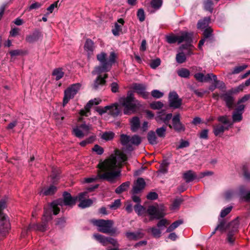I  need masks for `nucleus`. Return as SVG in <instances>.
<instances>
[{
	"mask_svg": "<svg viewBox=\"0 0 250 250\" xmlns=\"http://www.w3.org/2000/svg\"><path fill=\"white\" fill-rule=\"evenodd\" d=\"M126 160L127 157L125 154L116 151L115 154L111 155L108 159L98 165L99 167L104 173H101L99 171L97 176L84 178V182L90 183L97 179H101L111 183L115 182L121 175L120 168L122 164Z\"/></svg>",
	"mask_w": 250,
	"mask_h": 250,
	"instance_id": "nucleus-1",
	"label": "nucleus"
},
{
	"mask_svg": "<svg viewBox=\"0 0 250 250\" xmlns=\"http://www.w3.org/2000/svg\"><path fill=\"white\" fill-rule=\"evenodd\" d=\"M119 102L124 107V113L125 115L136 113L141 106L140 102L135 98L132 91H128L126 97L120 98Z\"/></svg>",
	"mask_w": 250,
	"mask_h": 250,
	"instance_id": "nucleus-2",
	"label": "nucleus"
},
{
	"mask_svg": "<svg viewBox=\"0 0 250 250\" xmlns=\"http://www.w3.org/2000/svg\"><path fill=\"white\" fill-rule=\"evenodd\" d=\"M78 200V196L72 197L69 193L64 192L63 193V199H59L51 203V207L54 210V214L57 215L60 212V208L59 206L72 207L76 204Z\"/></svg>",
	"mask_w": 250,
	"mask_h": 250,
	"instance_id": "nucleus-3",
	"label": "nucleus"
},
{
	"mask_svg": "<svg viewBox=\"0 0 250 250\" xmlns=\"http://www.w3.org/2000/svg\"><path fill=\"white\" fill-rule=\"evenodd\" d=\"M92 224L97 227L98 231L113 235L116 233L117 229L113 228L114 222L111 220H92Z\"/></svg>",
	"mask_w": 250,
	"mask_h": 250,
	"instance_id": "nucleus-4",
	"label": "nucleus"
},
{
	"mask_svg": "<svg viewBox=\"0 0 250 250\" xmlns=\"http://www.w3.org/2000/svg\"><path fill=\"white\" fill-rule=\"evenodd\" d=\"M120 140L122 145L125 146L129 151L133 149L132 145L138 146L142 142L141 138L137 135L130 137L127 135L122 134Z\"/></svg>",
	"mask_w": 250,
	"mask_h": 250,
	"instance_id": "nucleus-5",
	"label": "nucleus"
},
{
	"mask_svg": "<svg viewBox=\"0 0 250 250\" xmlns=\"http://www.w3.org/2000/svg\"><path fill=\"white\" fill-rule=\"evenodd\" d=\"M106 54L102 52L97 56V60L100 62V65L97 66L92 72L93 75L100 74L110 70V64L106 59Z\"/></svg>",
	"mask_w": 250,
	"mask_h": 250,
	"instance_id": "nucleus-6",
	"label": "nucleus"
},
{
	"mask_svg": "<svg viewBox=\"0 0 250 250\" xmlns=\"http://www.w3.org/2000/svg\"><path fill=\"white\" fill-rule=\"evenodd\" d=\"M192 34L187 32H183L180 36L169 35L166 36V41L169 43L177 42L180 43L183 42H190L192 41Z\"/></svg>",
	"mask_w": 250,
	"mask_h": 250,
	"instance_id": "nucleus-7",
	"label": "nucleus"
},
{
	"mask_svg": "<svg viewBox=\"0 0 250 250\" xmlns=\"http://www.w3.org/2000/svg\"><path fill=\"white\" fill-rule=\"evenodd\" d=\"M239 222L237 219H235L228 224V232L227 240L230 245H233L235 240V235L238 231Z\"/></svg>",
	"mask_w": 250,
	"mask_h": 250,
	"instance_id": "nucleus-8",
	"label": "nucleus"
},
{
	"mask_svg": "<svg viewBox=\"0 0 250 250\" xmlns=\"http://www.w3.org/2000/svg\"><path fill=\"white\" fill-rule=\"evenodd\" d=\"M80 87V84L77 83L72 84L65 90L62 102L63 107H64L68 102L74 97L75 95L79 90Z\"/></svg>",
	"mask_w": 250,
	"mask_h": 250,
	"instance_id": "nucleus-9",
	"label": "nucleus"
},
{
	"mask_svg": "<svg viewBox=\"0 0 250 250\" xmlns=\"http://www.w3.org/2000/svg\"><path fill=\"white\" fill-rule=\"evenodd\" d=\"M146 212L150 216V220L159 219L165 215V209L163 207L158 206H149Z\"/></svg>",
	"mask_w": 250,
	"mask_h": 250,
	"instance_id": "nucleus-10",
	"label": "nucleus"
},
{
	"mask_svg": "<svg viewBox=\"0 0 250 250\" xmlns=\"http://www.w3.org/2000/svg\"><path fill=\"white\" fill-rule=\"evenodd\" d=\"M172 117V113H167L165 110H162L157 112L155 120L157 123L159 124L163 123L170 128H172V125L169 124V121Z\"/></svg>",
	"mask_w": 250,
	"mask_h": 250,
	"instance_id": "nucleus-11",
	"label": "nucleus"
},
{
	"mask_svg": "<svg viewBox=\"0 0 250 250\" xmlns=\"http://www.w3.org/2000/svg\"><path fill=\"white\" fill-rule=\"evenodd\" d=\"M169 223L167 220L163 219L160 220L157 225V227H152L148 229V232H150L155 237L159 238L161 236L162 230Z\"/></svg>",
	"mask_w": 250,
	"mask_h": 250,
	"instance_id": "nucleus-12",
	"label": "nucleus"
},
{
	"mask_svg": "<svg viewBox=\"0 0 250 250\" xmlns=\"http://www.w3.org/2000/svg\"><path fill=\"white\" fill-rule=\"evenodd\" d=\"M93 237L104 246H107L108 244H111L115 247H118V243L117 240L111 237H105L98 233L93 235Z\"/></svg>",
	"mask_w": 250,
	"mask_h": 250,
	"instance_id": "nucleus-13",
	"label": "nucleus"
},
{
	"mask_svg": "<svg viewBox=\"0 0 250 250\" xmlns=\"http://www.w3.org/2000/svg\"><path fill=\"white\" fill-rule=\"evenodd\" d=\"M194 77L199 82H207L213 79L216 83V86H218V83L219 82L217 80V76L212 73H209L206 76H205L204 74L202 73H197L194 74Z\"/></svg>",
	"mask_w": 250,
	"mask_h": 250,
	"instance_id": "nucleus-14",
	"label": "nucleus"
},
{
	"mask_svg": "<svg viewBox=\"0 0 250 250\" xmlns=\"http://www.w3.org/2000/svg\"><path fill=\"white\" fill-rule=\"evenodd\" d=\"M169 105L171 107L178 108L182 104V100L175 91L170 92L168 95Z\"/></svg>",
	"mask_w": 250,
	"mask_h": 250,
	"instance_id": "nucleus-15",
	"label": "nucleus"
},
{
	"mask_svg": "<svg viewBox=\"0 0 250 250\" xmlns=\"http://www.w3.org/2000/svg\"><path fill=\"white\" fill-rule=\"evenodd\" d=\"M172 128L178 132L185 130V125L180 122V115L177 114L172 119Z\"/></svg>",
	"mask_w": 250,
	"mask_h": 250,
	"instance_id": "nucleus-16",
	"label": "nucleus"
},
{
	"mask_svg": "<svg viewBox=\"0 0 250 250\" xmlns=\"http://www.w3.org/2000/svg\"><path fill=\"white\" fill-rule=\"evenodd\" d=\"M47 221H43V220H42V222L41 224H34L29 225L28 229L22 232V236L24 237L28 230H39L41 231H45L47 228Z\"/></svg>",
	"mask_w": 250,
	"mask_h": 250,
	"instance_id": "nucleus-17",
	"label": "nucleus"
},
{
	"mask_svg": "<svg viewBox=\"0 0 250 250\" xmlns=\"http://www.w3.org/2000/svg\"><path fill=\"white\" fill-rule=\"evenodd\" d=\"M102 102L100 99L95 98L90 100L84 107V109L81 110L80 114L81 116H88L90 112V109L93 105H98Z\"/></svg>",
	"mask_w": 250,
	"mask_h": 250,
	"instance_id": "nucleus-18",
	"label": "nucleus"
},
{
	"mask_svg": "<svg viewBox=\"0 0 250 250\" xmlns=\"http://www.w3.org/2000/svg\"><path fill=\"white\" fill-rule=\"evenodd\" d=\"M87 192H83L80 193L78 195V200L80 201V203L78 207L82 208H88L92 205L93 201L91 199H84V197L87 195Z\"/></svg>",
	"mask_w": 250,
	"mask_h": 250,
	"instance_id": "nucleus-19",
	"label": "nucleus"
},
{
	"mask_svg": "<svg viewBox=\"0 0 250 250\" xmlns=\"http://www.w3.org/2000/svg\"><path fill=\"white\" fill-rule=\"evenodd\" d=\"M133 89L136 92L144 99L148 98L149 94L146 91V86L145 85L140 83H134L133 85Z\"/></svg>",
	"mask_w": 250,
	"mask_h": 250,
	"instance_id": "nucleus-20",
	"label": "nucleus"
},
{
	"mask_svg": "<svg viewBox=\"0 0 250 250\" xmlns=\"http://www.w3.org/2000/svg\"><path fill=\"white\" fill-rule=\"evenodd\" d=\"M146 182L142 178H139L135 182L132 189L133 194H137L142 190L145 187Z\"/></svg>",
	"mask_w": 250,
	"mask_h": 250,
	"instance_id": "nucleus-21",
	"label": "nucleus"
},
{
	"mask_svg": "<svg viewBox=\"0 0 250 250\" xmlns=\"http://www.w3.org/2000/svg\"><path fill=\"white\" fill-rule=\"evenodd\" d=\"M83 48L84 51L86 52L88 57H89L93 55L95 49L94 42L91 39H86Z\"/></svg>",
	"mask_w": 250,
	"mask_h": 250,
	"instance_id": "nucleus-22",
	"label": "nucleus"
},
{
	"mask_svg": "<svg viewBox=\"0 0 250 250\" xmlns=\"http://www.w3.org/2000/svg\"><path fill=\"white\" fill-rule=\"evenodd\" d=\"M221 98L225 102L226 106L229 109H231L234 105V98L229 93H225L221 96Z\"/></svg>",
	"mask_w": 250,
	"mask_h": 250,
	"instance_id": "nucleus-23",
	"label": "nucleus"
},
{
	"mask_svg": "<svg viewBox=\"0 0 250 250\" xmlns=\"http://www.w3.org/2000/svg\"><path fill=\"white\" fill-rule=\"evenodd\" d=\"M124 20L121 18L118 20L115 23L114 28L112 29V32L114 36H119L122 31V27L124 24Z\"/></svg>",
	"mask_w": 250,
	"mask_h": 250,
	"instance_id": "nucleus-24",
	"label": "nucleus"
},
{
	"mask_svg": "<svg viewBox=\"0 0 250 250\" xmlns=\"http://www.w3.org/2000/svg\"><path fill=\"white\" fill-rule=\"evenodd\" d=\"M107 113L113 117L118 116L120 113V110L118 108V104L117 103L109 105H107Z\"/></svg>",
	"mask_w": 250,
	"mask_h": 250,
	"instance_id": "nucleus-25",
	"label": "nucleus"
},
{
	"mask_svg": "<svg viewBox=\"0 0 250 250\" xmlns=\"http://www.w3.org/2000/svg\"><path fill=\"white\" fill-rule=\"evenodd\" d=\"M229 127L221 124H218L213 126V132L216 136L222 135L225 130H228Z\"/></svg>",
	"mask_w": 250,
	"mask_h": 250,
	"instance_id": "nucleus-26",
	"label": "nucleus"
},
{
	"mask_svg": "<svg viewBox=\"0 0 250 250\" xmlns=\"http://www.w3.org/2000/svg\"><path fill=\"white\" fill-rule=\"evenodd\" d=\"M107 77V74H104V77L99 75L93 84V88L95 90L98 89L100 86L104 85L105 83V79Z\"/></svg>",
	"mask_w": 250,
	"mask_h": 250,
	"instance_id": "nucleus-27",
	"label": "nucleus"
},
{
	"mask_svg": "<svg viewBox=\"0 0 250 250\" xmlns=\"http://www.w3.org/2000/svg\"><path fill=\"white\" fill-rule=\"evenodd\" d=\"M41 36V33L37 31H34L32 34L27 35L26 37L25 41L30 43H33L39 40Z\"/></svg>",
	"mask_w": 250,
	"mask_h": 250,
	"instance_id": "nucleus-28",
	"label": "nucleus"
},
{
	"mask_svg": "<svg viewBox=\"0 0 250 250\" xmlns=\"http://www.w3.org/2000/svg\"><path fill=\"white\" fill-rule=\"evenodd\" d=\"M52 211L54 212V210L51 207V204L49 208H44V213L42 218L43 221L48 222L52 219Z\"/></svg>",
	"mask_w": 250,
	"mask_h": 250,
	"instance_id": "nucleus-29",
	"label": "nucleus"
},
{
	"mask_svg": "<svg viewBox=\"0 0 250 250\" xmlns=\"http://www.w3.org/2000/svg\"><path fill=\"white\" fill-rule=\"evenodd\" d=\"M131 129L136 132L140 126V119L138 117H134L130 120Z\"/></svg>",
	"mask_w": 250,
	"mask_h": 250,
	"instance_id": "nucleus-30",
	"label": "nucleus"
},
{
	"mask_svg": "<svg viewBox=\"0 0 250 250\" xmlns=\"http://www.w3.org/2000/svg\"><path fill=\"white\" fill-rule=\"evenodd\" d=\"M217 120L229 128L233 125V123L230 121L227 115L220 116L218 117Z\"/></svg>",
	"mask_w": 250,
	"mask_h": 250,
	"instance_id": "nucleus-31",
	"label": "nucleus"
},
{
	"mask_svg": "<svg viewBox=\"0 0 250 250\" xmlns=\"http://www.w3.org/2000/svg\"><path fill=\"white\" fill-rule=\"evenodd\" d=\"M126 236L129 239L136 240L143 238L144 234L139 231L135 232H126Z\"/></svg>",
	"mask_w": 250,
	"mask_h": 250,
	"instance_id": "nucleus-32",
	"label": "nucleus"
},
{
	"mask_svg": "<svg viewBox=\"0 0 250 250\" xmlns=\"http://www.w3.org/2000/svg\"><path fill=\"white\" fill-rule=\"evenodd\" d=\"M183 177L187 183H189L196 178V175L192 171L188 170L184 174Z\"/></svg>",
	"mask_w": 250,
	"mask_h": 250,
	"instance_id": "nucleus-33",
	"label": "nucleus"
},
{
	"mask_svg": "<svg viewBox=\"0 0 250 250\" xmlns=\"http://www.w3.org/2000/svg\"><path fill=\"white\" fill-rule=\"evenodd\" d=\"M239 194L246 202H250V191L246 192L245 188L244 186H240L239 188Z\"/></svg>",
	"mask_w": 250,
	"mask_h": 250,
	"instance_id": "nucleus-34",
	"label": "nucleus"
},
{
	"mask_svg": "<svg viewBox=\"0 0 250 250\" xmlns=\"http://www.w3.org/2000/svg\"><path fill=\"white\" fill-rule=\"evenodd\" d=\"M219 223L216 227V230L223 232L226 230H228V224H226V221L224 219H219Z\"/></svg>",
	"mask_w": 250,
	"mask_h": 250,
	"instance_id": "nucleus-35",
	"label": "nucleus"
},
{
	"mask_svg": "<svg viewBox=\"0 0 250 250\" xmlns=\"http://www.w3.org/2000/svg\"><path fill=\"white\" fill-rule=\"evenodd\" d=\"M57 191V188L54 186H51L47 189H42L41 191L40 194H42L43 195H52L55 193Z\"/></svg>",
	"mask_w": 250,
	"mask_h": 250,
	"instance_id": "nucleus-36",
	"label": "nucleus"
},
{
	"mask_svg": "<svg viewBox=\"0 0 250 250\" xmlns=\"http://www.w3.org/2000/svg\"><path fill=\"white\" fill-rule=\"evenodd\" d=\"M162 4L163 0H152L150 2V5L154 10L151 11V12L153 13L159 10L161 7Z\"/></svg>",
	"mask_w": 250,
	"mask_h": 250,
	"instance_id": "nucleus-37",
	"label": "nucleus"
},
{
	"mask_svg": "<svg viewBox=\"0 0 250 250\" xmlns=\"http://www.w3.org/2000/svg\"><path fill=\"white\" fill-rule=\"evenodd\" d=\"M130 186L129 182H126L122 184L120 186L116 188L115 192L117 194H120L127 190Z\"/></svg>",
	"mask_w": 250,
	"mask_h": 250,
	"instance_id": "nucleus-38",
	"label": "nucleus"
},
{
	"mask_svg": "<svg viewBox=\"0 0 250 250\" xmlns=\"http://www.w3.org/2000/svg\"><path fill=\"white\" fill-rule=\"evenodd\" d=\"M147 139L149 144L156 145L158 143L155 133L154 131H149L147 134Z\"/></svg>",
	"mask_w": 250,
	"mask_h": 250,
	"instance_id": "nucleus-39",
	"label": "nucleus"
},
{
	"mask_svg": "<svg viewBox=\"0 0 250 250\" xmlns=\"http://www.w3.org/2000/svg\"><path fill=\"white\" fill-rule=\"evenodd\" d=\"M52 75L55 77V79L56 81H58L63 77L64 72L62 71V68H58L53 70Z\"/></svg>",
	"mask_w": 250,
	"mask_h": 250,
	"instance_id": "nucleus-40",
	"label": "nucleus"
},
{
	"mask_svg": "<svg viewBox=\"0 0 250 250\" xmlns=\"http://www.w3.org/2000/svg\"><path fill=\"white\" fill-rule=\"evenodd\" d=\"M177 74L182 78H188L190 75V72L187 68H182L177 70Z\"/></svg>",
	"mask_w": 250,
	"mask_h": 250,
	"instance_id": "nucleus-41",
	"label": "nucleus"
},
{
	"mask_svg": "<svg viewBox=\"0 0 250 250\" xmlns=\"http://www.w3.org/2000/svg\"><path fill=\"white\" fill-rule=\"evenodd\" d=\"M73 133L75 136L79 138H82L85 135L84 132H83L82 128H80V125L77 126L73 128Z\"/></svg>",
	"mask_w": 250,
	"mask_h": 250,
	"instance_id": "nucleus-42",
	"label": "nucleus"
},
{
	"mask_svg": "<svg viewBox=\"0 0 250 250\" xmlns=\"http://www.w3.org/2000/svg\"><path fill=\"white\" fill-rule=\"evenodd\" d=\"M182 223L183 221L181 220L175 221L167 228L166 231L167 232L172 231Z\"/></svg>",
	"mask_w": 250,
	"mask_h": 250,
	"instance_id": "nucleus-43",
	"label": "nucleus"
},
{
	"mask_svg": "<svg viewBox=\"0 0 250 250\" xmlns=\"http://www.w3.org/2000/svg\"><path fill=\"white\" fill-rule=\"evenodd\" d=\"M134 210L138 215H142L146 212L145 208L140 204H137L134 206Z\"/></svg>",
	"mask_w": 250,
	"mask_h": 250,
	"instance_id": "nucleus-44",
	"label": "nucleus"
},
{
	"mask_svg": "<svg viewBox=\"0 0 250 250\" xmlns=\"http://www.w3.org/2000/svg\"><path fill=\"white\" fill-rule=\"evenodd\" d=\"M210 19L209 18H205L203 20H200L197 24V27L199 29H203L207 27L208 25Z\"/></svg>",
	"mask_w": 250,
	"mask_h": 250,
	"instance_id": "nucleus-45",
	"label": "nucleus"
},
{
	"mask_svg": "<svg viewBox=\"0 0 250 250\" xmlns=\"http://www.w3.org/2000/svg\"><path fill=\"white\" fill-rule=\"evenodd\" d=\"M183 201V200L180 198H176L171 206V209L172 210H176L179 208L180 205Z\"/></svg>",
	"mask_w": 250,
	"mask_h": 250,
	"instance_id": "nucleus-46",
	"label": "nucleus"
},
{
	"mask_svg": "<svg viewBox=\"0 0 250 250\" xmlns=\"http://www.w3.org/2000/svg\"><path fill=\"white\" fill-rule=\"evenodd\" d=\"M232 123L239 122L242 120V113L234 111L232 113Z\"/></svg>",
	"mask_w": 250,
	"mask_h": 250,
	"instance_id": "nucleus-47",
	"label": "nucleus"
},
{
	"mask_svg": "<svg viewBox=\"0 0 250 250\" xmlns=\"http://www.w3.org/2000/svg\"><path fill=\"white\" fill-rule=\"evenodd\" d=\"M166 130L167 127L166 126H163L157 128L156 130V133L158 137L164 138L166 136Z\"/></svg>",
	"mask_w": 250,
	"mask_h": 250,
	"instance_id": "nucleus-48",
	"label": "nucleus"
},
{
	"mask_svg": "<svg viewBox=\"0 0 250 250\" xmlns=\"http://www.w3.org/2000/svg\"><path fill=\"white\" fill-rule=\"evenodd\" d=\"M114 133L111 131H106L103 133L101 138L106 141H109L113 139Z\"/></svg>",
	"mask_w": 250,
	"mask_h": 250,
	"instance_id": "nucleus-49",
	"label": "nucleus"
},
{
	"mask_svg": "<svg viewBox=\"0 0 250 250\" xmlns=\"http://www.w3.org/2000/svg\"><path fill=\"white\" fill-rule=\"evenodd\" d=\"M176 62L179 63H182L186 60V54L184 52H179L176 55Z\"/></svg>",
	"mask_w": 250,
	"mask_h": 250,
	"instance_id": "nucleus-50",
	"label": "nucleus"
},
{
	"mask_svg": "<svg viewBox=\"0 0 250 250\" xmlns=\"http://www.w3.org/2000/svg\"><path fill=\"white\" fill-rule=\"evenodd\" d=\"M164 104L160 101L154 102L150 104V107L153 109H159L163 107Z\"/></svg>",
	"mask_w": 250,
	"mask_h": 250,
	"instance_id": "nucleus-51",
	"label": "nucleus"
},
{
	"mask_svg": "<svg viewBox=\"0 0 250 250\" xmlns=\"http://www.w3.org/2000/svg\"><path fill=\"white\" fill-rule=\"evenodd\" d=\"M204 8L206 10L212 12L213 10L212 1L210 0L205 1L204 2Z\"/></svg>",
	"mask_w": 250,
	"mask_h": 250,
	"instance_id": "nucleus-52",
	"label": "nucleus"
},
{
	"mask_svg": "<svg viewBox=\"0 0 250 250\" xmlns=\"http://www.w3.org/2000/svg\"><path fill=\"white\" fill-rule=\"evenodd\" d=\"M80 127L82 128L83 132H84V135L87 134L89 130L92 128V126L90 125H86L84 123L80 125Z\"/></svg>",
	"mask_w": 250,
	"mask_h": 250,
	"instance_id": "nucleus-53",
	"label": "nucleus"
},
{
	"mask_svg": "<svg viewBox=\"0 0 250 250\" xmlns=\"http://www.w3.org/2000/svg\"><path fill=\"white\" fill-rule=\"evenodd\" d=\"M139 20L142 22L145 20V15L144 10L142 8L138 9L137 14Z\"/></svg>",
	"mask_w": 250,
	"mask_h": 250,
	"instance_id": "nucleus-54",
	"label": "nucleus"
},
{
	"mask_svg": "<svg viewBox=\"0 0 250 250\" xmlns=\"http://www.w3.org/2000/svg\"><path fill=\"white\" fill-rule=\"evenodd\" d=\"M117 57L116 54L114 52H110L109 60L107 61V62L110 64V69L111 67L112 64L115 62V60Z\"/></svg>",
	"mask_w": 250,
	"mask_h": 250,
	"instance_id": "nucleus-55",
	"label": "nucleus"
},
{
	"mask_svg": "<svg viewBox=\"0 0 250 250\" xmlns=\"http://www.w3.org/2000/svg\"><path fill=\"white\" fill-rule=\"evenodd\" d=\"M235 192L233 190L229 189L227 190L224 194L225 198L226 200L231 199L234 195Z\"/></svg>",
	"mask_w": 250,
	"mask_h": 250,
	"instance_id": "nucleus-56",
	"label": "nucleus"
},
{
	"mask_svg": "<svg viewBox=\"0 0 250 250\" xmlns=\"http://www.w3.org/2000/svg\"><path fill=\"white\" fill-rule=\"evenodd\" d=\"M247 67V65L243 64L242 65L236 66L232 72V74H238L245 69Z\"/></svg>",
	"mask_w": 250,
	"mask_h": 250,
	"instance_id": "nucleus-57",
	"label": "nucleus"
},
{
	"mask_svg": "<svg viewBox=\"0 0 250 250\" xmlns=\"http://www.w3.org/2000/svg\"><path fill=\"white\" fill-rule=\"evenodd\" d=\"M151 95L155 98L159 99L164 96V93L158 90H153L151 91Z\"/></svg>",
	"mask_w": 250,
	"mask_h": 250,
	"instance_id": "nucleus-58",
	"label": "nucleus"
},
{
	"mask_svg": "<svg viewBox=\"0 0 250 250\" xmlns=\"http://www.w3.org/2000/svg\"><path fill=\"white\" fill-rule=\"evenodd\" d=\"M212 29L210 27L206 28L203 33L204 38L207 39L212 36Z\"/></svg>",
	"mask_w": 250,
	"mask_h": 250,
	"instance_id": "nucleus-59",
	"label": "nucleus"
},
{
	"mask_svg": "<svg viewBox=\"0 0 250 250\" xmlns=\"http://www.w3.org/2000/svg\"><path fill=\"white\" fill-rule=\"evenodd\" d=\"M161 60L160 59H156L155 60H152L150 63V66L153 69H155L158 66L160 65Z\"/></svg>",
	"mask_w": 250,
	"mask_h": 250,
	"instance_id": "nucleus-60",
	"label": "nucleus"
},
{
	"mask_svg": "<svg viewBox=\"0 0 250 250\" xmlns=\"http://www.w3.org/2000/svg\"><path fill=\"white\" fill-rule=\"evenodd\" d=\"M231 209L232 207L230 206L222 210L220 213V216L222 218L225 217L231 211Z\"/></svg>",
	"mask_w": 250,
	"mask_h": 250,
	"instance_id": "nucleus-61",
	"label": "nucleus"
},
{
	"mask_svg": "<svg viewBox=\"0 0 250 250\" xmlns=\"http://www.w3.org/2000/svg\"><path fill=\"white\" fill-rule=\"evenodd\" d=\"M92 150L96 152V153L98 155H101L104 153V149L101 146H99L98 145H96L94 146L93 148H92Z\"/></svg>",
	"mask_w": 250,
	"mask_h": 250,
	"instance_id": "nucleus-62",
	"label": "nucleus"
},
{
	"mask_svg": "<svg viewBox=\"0 0 250 250\" xmlns=\"http://www.w3.org/2000/svg\"><path fill=\"white\" fill-rule=\"evenodd\" d=\"M168 163H167L166 161H164L162 164V165L160 167V171L161 172L163 173H166L167 171V167L168 165Z\"/></svg>",
	"mask_w": 250,
	"mask_h": 250,
	"instance_id": "nucleus-63",
	"label": "nucleus"
},
{
	"mask_svg": "<svg viewBox=\"0 0 250 250\" xmlns=\"http://www.w3.org/2000/svg\"><path fill=\"white\" fill-rule=\"evenodd\" d=\"M121 205V201L120 199H117L114 202L109 205V208L111 209H115L119 208Z\"/></svg>",
	"mask_w": 250,
	"mask_h": 250,
	"instance_id": "nucleus-64",
	"label": "nucleus"
}]
</instances>
